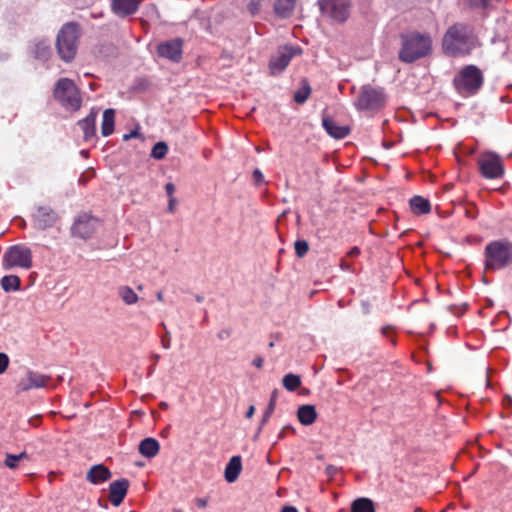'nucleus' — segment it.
I'll return each mask as SVG.
<instances>
[{
  "label": "nucleus",
  "instance_id": "nucleus-1",
  "mask_svg": "<svg viewBox=\"0 0 512 512\" xmlns=\"http://www.w3.org/2000/svg\"><path fill=\"white\" fill-rule=\"evenodd\" d=\"M477 45L473 29L462 23H456L448 28L442 39L445 54L451 57H464L472 53Z\"/></svg>",
  "mask_w": 512,
  "mask_h": 512
},
{
  "label": "nucleus",
  "instance_id": "nucleus-2",
  "mask_svg": "<svg viewBox=\"0 0 512 512\" xmlns=\"http://www.w3.org/2000/svg\"><path fill=\"white\" fill-rule=\"evenodd\" d=\"M401 48L398 53L399 60L404 63H413L424 58L432 52V38L428 33L417 31L401 34Z\"/></svg>",
  "mask_w": 512,
  "mask_h": 512
},
{
  "label": "nucleus",
  "instance_id": "nucleus-3",
  "mask_svg": "<svg viewBox=\"0 0 512 512\" xmlns=\"http://www.w3.org/2000/svg\"><path fill=\"white\" fill-rule=\"evenodd\" d=\"M512 264V242L506 239L489 242L484 249V267L489 271L506 268Z\"/></svg>",
  "mask_w": 512,
  "mask_h": 512
},
{
  "label": "nucleus",
  "instance_id": "nucleus-4",
  "mask_svg": "<svg viewBox=\"0 0 512 512\" xmlns=\"http://www.w3.org/2000/svg\"><path fill=\"white\" fill-rule=\"evenodd\" d=\"M79 28L76 23L65 24L57 35L56 47L62 60L69 62L74 59L77 51Z\"/></svg>",
  "mask_w": 512,
  "mask_h": 512
},
{
  "label": "nucleus",
  "instance_id": "nucleus-5",
  "mask_svg": "<svg viewBox=\"0 0 512 512\" xmlns=\"http://www.w3.org/2000/svg\"><path fill=\"white\" fill-rule=\"evenodd\" d=\"M54 97L66 110L77 111L82 105L80 91L69 78H61L57 81Z\"/></svg>",
  "mask_w": 512,
  "mask_h": 512
},
{
  "label": "nucleus",
  "instance_id": "nucleus-6",
  "mask_svg": "<svg viewBox=\"0 0 512 512\" xmlns=\"http://www.w3.org/2000/svg\"><path fill=\"white\" fill-rule=\"evenodd\" d=\"M484 76L482 71L475 65L463 67L454 78L455 88L459 93L474 95L482 87Z\"/></svg>",
  "mask_w": 512,
  "mask_h": 512
},
{
  "label": "nucleus",
  "instance_id": "nucleus-7",
  "mask_svg": "<svg viewBox=\"0 0 512 512\" xmlns=\"http://www.w3.org/2000/svg\"><path fill=\"white\" fill-rule=\"evenodd\" d=\"M386 95L383 88L363 85L359 95L354 101V106L359 111H376L384 107Z\"/></svg>",
  "mask_w": 512,
  "mask_h": 512
},
{
  "label": "nucleus",
  "instance_id": "nucleus-8",
  "mask_svg": "<svg viewBox=\"0 0 512 512\" xmlns=\"http://www.w3.org/2000/svg\"><path fill=\"white\" fill-rule=\"evenodd\" d=\"M32 266V251L30 248L23 245H14L8 248L3 255L4 269H11L13 267H21L29 269Z\"/></svg>",
  "mask_w": 512,
  "mask_h": 512
},
{
  "label": "nucleus",
  "instance_id": "nucleus-9",
  "mask_svg": "<svg viewBox=\"0 0 512 512\" xmlns=\"http://www.w3.org/2000/svg\"><path fill=\"white\" fill-rule=\"evenodd\" d=\"M481 175L486 179H498L504 174L501 158L494 152H484L477 160Z\"/></svg>",
  "mask_w": 512,
  "mask_h": 512
},
{
  "label": "nucleus",
  "instance_id": "nucleus-10",
  "mask_svg": "<svg viewBox=\"0 0 512 512\" xmlns=\"http://www.w3.org/2000/svg\"><path fill=\"white\" fill-rule=\"evenodd\" d=\"M321 13L333 21L345 22L350 15V0H319Z\"/></svg>",
  "mask_w": 512,
  "mask_h": 512
},
{
  "label": "nucleus",
  "instance_id": "nucleus-11",
  "mask_svg": "<svg viewBox=\"0 0 512 512\" xmlns=\"http://www.w3.org/2000/svg\"><path fill=\"white\" fill-rule=\"evenodd\" d=\"M301 52V49L292 46V45H286L283 47H280L269 62L270 70L273 74L279 73L283 71L290 63L291 59Z\"/></svg>",
  "mask_w": 512,
  "mask_h": 512
},
{
  "label": "nucleus",
  "instance_id": "nucleus-12",
  "mask_svg": "<svg viewBox=\"0 0 512 512\" xmlns=\"http://www.w3.org/2000/svg\"><path fill=\"white\" fill-rule=\"evenodd\" d=\"M50 377L32 370H27L26 374L16 385V393H22L31 389L44 388L48 385Z\"/></svg>",
  "mask_w": 512,
  "mask_h": 512
},
{
  "label": "nucleus",
  "instance_id": "nucleus-13",
  "mask_svg": "<svg viewBox=\"0 0 512 512\" xmlns=\"http://www.w3.org/2000/svg\"><path fill=\"white\" fill-rule=\"evenodd\" d=\"M99 222L96 218L88 215H80L73 224L72 232L80 238L87 239L95 232Z\"/></svg>",
  "mask_w": 512,
  "mask_h": 512
},
{
  "label": "nucleus",
  "instance_id": "nucleus-14",
  "mask_svg": "<svg viewBox=\"0 0 512 512\" xmlns=\"http://www.w3.org/2000/svg\"><path fill=\"white\" fill-rule=\"evenodd\" d=\"M183 42L179 38L160 43L157 46L159 56L173 62H179L182 58Z\"/></svg>",
  "mask_w": 512,
  "mask_h": 512
},
{
  "label": "nucleus",
  "instance_id": "nucleus-15",
  "mask_svg": "<svg viewBox=\"0 0 512 512\" xmlns=\"http://www.w3.org/2000/svg\"><path fill=\"white\" fill-rule=\"evenodd\" d=\"M33 218L35 227L40 230H45L54 225L57 220V215L51 208L40 206L35 211Z\"/></svg>",
  "mask_w": 512,
  "mask_h": 512
},
{
  "label": "nucleus",
  "instance_id": "nucleus-16",
  "mask_svg": "<svg viewBox=\"0 0 512 512\" xmlns=\"http://www.w3.org/2000/svg\"><path fill=\"white\" fill-rule=\"evenodd\" d=\"M129 481L125 478L112 482L109 486V500L115 507L119 506L128 491Z\"/></svg>",
  "mask_w": 512,
  "mask_h": 512
},
{
  "label": "nucleus",
  "instance_id": "nucleus-17",
  "mask_svg": "<svg viewBox=\"0 0 512 512\" xmlns=\"http://www.w3.org/2000/svg\"><path fill=\"white\" fill-rule=\"evenodd\" d=\"M139 5L140 0H113L112 10L116 15L126 17L134 14L138 10Z\"/></svg>",
  "mask_w": 512,
  "mask_h": 512
},
{
  "label": "nucleus",
  "instance_id": "nucleus-18",
  "mask_svg": "<svg viewBox=\"0 0 512 512\" xmlns=\"http://www.w3.org/2000/svg\"><path fill=\"white\" fill-rule=\"evenodd\" d=\"M111 477L110 470L103 464L92 466L86 474V479L94 485L102 484Z\"/></svg>",
  "mask_w": 512,
  "mask_h": 512
},
{
  "label": "nucleus",
  "instance_id": "nucleus-19",
  "mask_svg": "<svg viewBox=\"0 0 512 512\" xmlns=\"http://www.w3.org/2000/svg\"><path fill=\"white\" fill-rule=\"evenodd\" d=\"M322 125L326 132L336 139H343L345 138L349 132L350 129L348 126L345 125H339L335 120H333L330 117H324L322 120Z\"/></svg>",
  "mask_w": 512,
  "mask_h": 512
},
{
  "label": "nucleus",
  "instance_id": "nucleus-20",
  "mask_svg": "<svg viewBox=\"0 0 512 512\" xmlns=\"http://www.w3.org/2000/svg\"><path fill=\"white\" fill-rule=\"evenodd\" d=\"M96 117L97 113L91 111L84 119L78 122L81 130L83 131V138L85 141H91L96 136Z\"/></svg>",
  "mask_w": 512,
  "mask_h": 512
},
{
  "label": "nucleus",
  "instance_id": "nucleus-21",
  "mask_svg": "<svg viewBox=\"0 0 512 512\" xmlns=\"http://www.w3.org/2000/svg\"><path fill=\"white\" fill-rule=\"evenodd\" d=\"M242 470V463L240 456H233L226 465L224 476L228 483H233L237 480Z\"/></svg>",
  "mask_w": 512,
  "mask_h": 512
},
{
  "label": "nucleus",
  "instance_id": "nucleus-22",
  "mask_svg": "<svg viewBox=\"0 0 512 512\" xmlns=\"http://www.w3.org/2000/svg\"><path fill=\"white\" fill-rule=\"evenodd\" d=\"M159 442L151 437L145 438L139 444V453L146 458H153L159 453Z\"/></svg>",
  "mask_w": 512,
  "mask_h": 512
},
{
  "label": "nucleus",
  "instance_id": "nucleus-23",
  "mask_svg": "<svg viewBox=\"0 0 512 512\" xmlns=\"http://www.w3.org/2000/svg\"><path fill=\"white\" fill-rule=\"evenodd\" d=\"M297 417L302 425L309 426L317 418V412L313 405H302L298 408Z\"/></svg>",
  "mask_w": 512,
  "mask_h": 512
},
{
  "label": "nucleus",
  "instance_id": "nucleus-24",
  "mask_svg": "<svg viewBox=\"0 0 512 512\" xmlns=\"http://www.w3.org/2000/svg\"><path fill=\"white\" fill-rule=\"evenodd\" d=\"M296 0H276L274 12L281 18H288L292 15Z\"/></svg>",
  "mask_w": 512,
  "mask_h": 512
},
{
  "label": "nucleus",
  "instance_id": "nucleus-25",
  "mask_svg": "<svg viewBox=\"0 0 512 512\" xmlns=\"http://www.w3.org/2000/svg\"><path fill=\"white\" fill-rule=\"evenodd\" d=\"M115 125V111L114 109H106L103 112V119L101 125V133L104 137L111 135L114 132Z\"/></svg>",
  "mask_w": 512,
  "mask_h": 512
},
{
  "label": "nucleus",
  "instance_id": "nucleus-26",
  "mask_svg": "<svg viewBox=\"0 0 512 512\" xmlns=\"http://www.w3.org/2000/svg\"><path fill=\"white\" fill-rule=\"evenodd\" d=\"M117 295L126 305H134L139 301L137 293L127 285H122L117 288Z\"/></svg>",
  "mask_w": 512,
  "mask_h": 512
},
{
  "label": "nucleus",
  "instance_id": "nucleus-27",
  "mask_svg": "<svg viewBox=\"0 0 512 512\" xmlns=\"http://www.w3.org/2000/svg\"><path fill=\"white\" fill-rule=\"evenodd\" d=\"M410 208L414 214L421 215L429 213L431 205L429 200L421 196H414L410 199Z\"/></svg>",
  "mask_w": 512,
  "mask_h": 512
},
{
  "label": "nucleus",
  "instance_id": "nucleus-28",
  "mask_svg": "<svg viewBox=\"0 0 512 512\" xmlns=\"http://www.w3.org/2000/svg\"><path fill=\"white\" fill-rule=\"evenodd\" d=\"M276 398H277V391H273L272 393V396L270 398V401L268 403V406L262 416V419H261V422H260V425L258 427V430H257V433L255 434V437L254 439H257L261 430H262V427L268 422V420L270 419L271 415L273 414L274 410H275V406H276Z\"/></svg>",
  "mask_w": 512,
  "mask_h": 512
},
{
  "label": "nucleus",
  "instance_id": "nucleus-29",
  "mask_svg": "<svg viewBox=\"0 0 512 512\" xmlns=\"http://www.w3.org/2000/svg\"><path fill=\"white\" fill-rule=\"evenodd\" d=\"M351 512H375L374 503L369 498H358L352 502Z\"/></svg>",
  "mask_w": 512,
  "mask_h": 512
},
{
  "label": "nucleus",
  "instance_id": "nucleus-30",
  "mask_svg": "<svg viewBox=\"0 0 512 512\" xmlns=\"http://www.w3.org/2000/svg\"><path fill=\"white\" fill-rule=\"evenodd\" d=\"M20 284V278L16 275H6L1 279V287L5 292L19 290Z\"/></svg>",
  "mask_w": 512,
  "mask_h": 512
},
{
  "label": "nucleus",
  "instance_id": "nucleus-31",
  "mask_svg": "<svg viewBox=\"0 0 512 512\" xmlns=\"http://www.w3.org/2000/svg\"><path fill=\"white\" fill-rule=\"evenodd\" d=\"M28 458V455L26 452H21L20 454H7L6 455V458H5V461H4V464L6 467L10 468V469H15L18 467V463L23 460V459H27Z\"/></svg>",
  "mask_w": 512,
  "mask_h": 512
},
{
  "label": "nucleus",
  "instance_id": "nucleus-32",
  "mask_svg": "<svg viewBox=\"0 0 512 512\" xmlns=\"http://www.w3.org/2000/svg\"><path fill=\"white\" fill-rule=\"evenodd\" d=\"M310 93L311 88L309 84L306 81H304L302 87L298 89L294 94L295 102L298 104H303L310 96Z\"/></svg>",
  "mask_w": 512,
  "mask_h": 512
},
{
  "label": "nucleus",
  "instance_id": "nucleus-33",
  "mask_svg": "<svg viewBox=\"0 0 512 512\" xmlns=\"http://www.w3.org/2000/svg\"><path fill=\"white\" fill-rule=\"evenodd\" d=\"M301 385L300 377L294 374H287L283 378V386L288 391H295Z\"/></svg>",
  "mask_w": 512,
  "mask_h": 512
},
{
  "label": "nucleus",
  "instance_id": "nucleus-34",
  "mask_svg": "<svg viewBox=\"0 0 512 512\" xmlns=\"http://www.w3.org/2000/svg\"><path fill=\"white\" fill-rule=\"evenodd\" d=\"M168 152V145L165 142L156 143L151 151V156L154 159L161 160L163 159Z\"/></svg>",
  "mask_w": 512,
  "mask_h": 512
},
{
  "label": "nucleus",
  "instance_id": "nucleus-35",
  "mask_svg": "<svg viewBox=\"0 0 512 512\" xmlns=\"http://www.w3.org/2000/svg\"><path fill=\"white\" fill-rule=\"evenodd\" d=\"M50 53V47L47 42L43 41L36 45L35 55L39 59H46Z\"/></svg>",
  "mask_w": 512,
  "mask_h": 512
},
{
  "label": "nucleus",
  "instance_id": "nucleus-36",
  "mask_svg": "<svg viewBox=\"0 0 512 512\" xmlns=\"http://www.w3.org/2000/svg\"><path fill=\"white\" fill-rule=\"evenodd\" d=\"M294 247H295V253L299 258L304 257L309 250V245L305 240H297L295 242Z\"/></svg>",
  "mask_w": 512,
  "mask_h": 512
},
{
  "label": "nucleus",
  "instance_id": "nucleus-37",
  "mask_svg": "<svg viewBox=\"0 0 512 512\" xmlns=\"http://www.w3.org/2000/svg\"><path fill=\"white\" fill-rule=\"evenodd\" d=\"M263 0H250L247 4V10L251 15H256L260 12Z\"/></svg>",
  "mask_w": 512,
  "mask_h": 512
},
{
  "label": "nucleus",
  "instance_id": "nucleus-38",
  "mask_svg": "<svg viewBox=\"0 0 512 512\" xmlns=\"http://www.w3.org/2000/svg\"><path fill=\"white\" fill-rule=\"evenodd\" d=\"M9 357L6 353L0 352V375L3 374L9 366Z\"/></svg>",
  "mask_w": 512,
  "mask_h": 512
},
{
  "label": "nucleus",
  "instance_id": "nucleus-39",
  "mask_svg": "<svg viewBox=\"0 0 512 512\" xmlns=\"http://www.w3.org/2000/svg\"><path fill=\"white\" fill-rule=\"evenodd\" d=\"M253 179L257 185H259L260 183H262L264 181V176L259 169H255L253 171Z\"/></svg>",
  "mask_w": 512,
  "mask_h": 512
},
{
  "label": "nucleus",
  "instance_id": "nucleus-40",
  "mask_svg": "<svg viewBox=\"0 0 512 512\" xmlns=\"http://www.w3.org/2000/svg\"><path fill=\"white\" fill-rule=\"evenodd\" d=\"M175 190H176V188L173 183H167L165 185V191L169 198H175L174 197Z\"/></svg>",
  "mask_w": 512,
  "mask_h": 512
},
{
  "label": "nucleus",
  "instance_id": "nucleus-41",
  "mask_svg": "<svg viewBox=\"0 0 512 512\" xmlns=\"http://www.w3.org/2000/svg\"><path fill=\"white\" fill-rule=\"evenodd\" d=\"M325 471H326V474H327L330 478H332V477H334V476L337 474V472H338V468H337L336 466H334V465H328V466L326 467Z\"/></svg>",
  "mask_w": 512,
  "mask_h": 512
},
{
  "label": "nucleus",
  "instance_id": "nucleus-42",
  "mask_svg": "<svg viewBox=\"0 0 512 512\" xmlns=\"http://www.w3.org/2000/svg\"><path fill=\"white\" fill-rule=\"evenodd\" d=\"M161 342H162L163 348H165V349L170 348L171 338H170L169 331H166V335L162 338Z\"/></svg>",
  "mask_w": 512,
  "mask_h": 512
},
{
  "label": "nucleus",
  "instance_id": "nucleus-43",
  "mask_svg": "<svg viewBox=\"0 0 512 512\" xmlns=\"http://www.w3.org/2000/svg\"><path fill=\"white\" fill-rule=\"evenodd\" d=\"M471 5L478 7H486L489 3V0H469Z\"/></svg>",
  "mask_w": 512,
  "mask_h": 512
},
{
  "label": "nucleus",
  "instance_id": "nucleus-44",
  "mask_svg": "<svg viewBox=\"0 0 512 512\" xmlns=\"http://www.w3.org/2000/svg\"><path fill=\"white\" fill-rule=\"evenodd\" d=\"M195 504L199 508H205L208 505V499L207 498H196L194 500Z\"/></svg>",
  "mask_w": 512,
  "mask_h": 512
},
{
  "label": "nucleus",
  "instance_id": "nucleus-45",
  "mask_svg": "<svg viewBox=\"0 0 512 512\" xmlns=\"http://www.w3.org/2000/svg\"><path fill=\"white\" fill-rule=\"evenodd\" d=\"M360 255V249L357 246L352 247L348 252L347 256L354 258Z\"/></svg>",
  "mask_w": 512,
  "mask_h": 512
},
{
  "label": "nucleus",
  "instance_id": "nucleus-46",
  "mask_svg": "<svg viewBox=\"0 0 512 512\" xmlns=\"http://www.w3.org/2000/svg\"><path fill=\"white\" fill-rule=\"evenodd\" d=\"M264 359L261 356H257L253 359L252 364L257 368H262Z\"/></svg>",
  "mask_w": 512,
  "mask_h": 512
},
{
  "label": "nucleus",
  "instance_id": "nucleus-47",
  "mask_svg": "<svg viewBox=\"0 0 512 512\" xmlns=\"http://www.w3.org/2000/svg\"><path fill=\"white\" fill-rule=\"evenodd\" d=\"M340 267L342 270H345V271H350L352 269L351 263L347 262L345 259L341 260Z\"/></svg>",
  "mask_w": 512,
  "mask_h": 512
},
{
  "label": "nucleus",
  "instance_id": "nucleus-48",
  "mask_svg": "<svg viewBox=\"0 0 512 512\" xmlns=\"http://www.w3.org/2000/svg\"><path fill=\"white\" fill-rule=\"evenodd\" d=\"M230 334H231L230 330L226 329V330L220 331L217 336L220 340H224V339L228 338L230 336Z\"/></svg>",
  "mask_w": 512,
  "mask_h": 512
},
{
  "label": "nucleus",
  "instance_id": "nucleus-49",
  "mask_svg": "<svg viewBox=\"0 0 512 512\" xmlns=\"http://www.w3.org/2000/svg\"><path fill=\"white\" fill-rule=\"evenodd\" d=\"M175 203H176V199L175 198H169V203H168L167 210L170 213L174 212V210H175Z\"/></svg>",
  "mask_w": 512,
  "mask_h": 512
},
{
  "label": "nucleus",
  "instance_id": "nucleus-50",
  "mask_svg": "<svg viewBox=\"0 0 512 512\" xmlns=\"http://www.w3.org/2000/svg\"><path fill=\"white\" fill-rule=\"evenodd\" d=\"M391 329L390 326H385L382 328L381 332L384 336L389 337Z\"/></svg>",
  "mask_w": 512,
  "mask_h": 512
},
{
  "label": "nucleus",
  "instance_id": "nucleus-51",
  "mask_svg": "<svg viewBox=\"0 0 512 512\" xmlns=\"http://www.w3.org/2000/svg\"><path fill=\"white\" fill-rule=\"evenodd\" d=\"M281 512H298V510L293 506H285Z\"/></svg>",
  "mask_w": 512,
  "mask_h": 512
},
{
  "label": "nucleus",
  "instance_id": "nucleus-52",
  "mask_svg": "<svg viewBox=\"0 0 512 512\" xmlns=\"http://www.w3.org/2000/svg\"><path fill=\"white\" fill-rule=\"evenodd\" d=\"M255 408L254 406H250L246 412V417L251 418L254 415Z\"/></svg>",
  "mask_w": 512,
  "mask_h": 512
},
{
  "label": "nucleus",
  "instance_id": "nucleus-53",
  "mask_svg": "<svg viewBox=\"0 0 512 512\" xmlns=\"http://www.w3.org/2000/svg\"><path fill=\"white\" fill-rule=\"evenodd\" d=\"M156 298H157V300H158V301H161V302H162V301L164 300V295H163V293H162L161 291L157 292V293H156Z\"/></svg>",
  "mask_w": 512,
  "mask_h": 512
},
{
  "label": "nucleus",
  "instance_id": "nucleus-54",
  "mask_svg": "<svg viewBox=\"0 0 512 512\" xmlns=\"http://www.w3.org/2000/svg\"><path fill=\"white\" fill-rule=\"evenodd\" d=\"M136 135H137V132H136V131H134V132H131V133H130V134H128V135H124V139H125V140H127V139H130V138H132V137H134V136H136Z\"/></svg>",
  "mask_w": 512,
  "mask_h": 512
},
{
  "label": "nucleus",
  "instance_id": "nucleus-55",
  "mask_svg": "<svg viewBox=\"0 0 512 512\" xmlns=\"http://www.w3.org/2000/svg\"><path fill=\"white\" fill-rule=\"evenodd\" d=\"M160 407H161L162 409H167V408H168V404H167L166 402H161V403H160Z\"/></svg>",
  "mask_w": 512,
  "mask_h": 512
},
{
  "label": "nucleus",
  "instance_id": "nucleus-56",
  "mask_svg": "<svg viewBox=\"0 0 512 512\" xmlns=\"http://www.w3.org/2000/svg\"><path fill=\"white\" fill-rule=\"evenodd\" d=\"M285 434H284V431L282 430L279 435H278V439H282L284 438Z\"/></svg>",
  "mask_w": 512,
  "mask_h": 512
},
{
  "label": "nucleus",
  "instance_id": "nucleus-57",
  "mask_svg": "<svg viewBox=\"0 0 512 512\" xmlns=\"http://www.w3.org/2000/svg\"><path fill=\"white\" fill-rule=\"evenodd\" d=\"M196 301H197V302H201V301H202V297H201V296H197V297H196Z\"/></svg>",
  "mask_w": 512,
  "mask_h": 512
},
{
  "label": "nucleus",
  "instance_id": "nucleus-58",
  "mask_svg": "<svg viewBox=\"0 0 512 512\" xmlns=\"http://www.w3.org/2000/svg\"><path fill=\"white\" fill-rule=\"evenodd\" d=\"M414 512H422L421 508H416Z\"/></svg>",
  "mask_w": 512,
  "mask_h": 512
},
{
  "label": "nucleus",
  "instance_id": "nucleus-59",
  "mask_svg": "<svg viewBox=\"0 0 512 512\" xmlns=\"http://www.w3.org/2000/svg\"><path fill=\"white\" fill-rule=\"evenodd\" d=\"M173 512H183V511L180 509H174Z\"/></svg>",
  "mask_w": 512,
  "mask_h": 512
},
{
  "label": "nucleus",
  "instance_id": "nucleus-60",
  "mask_svg": "<svg viewBox=\"0 0 512 512\" xmlns=\"http://www.w3.org/2000/svg\"><path fill=\"white\" fill-rule=\"evenodd\" d=\"M138 289L141 291L143 289V286L142 285H139L138 286Z\"/></svg>",
  "mask_w": 512,
  "mask_h": 512
},
{
  "label": "nucleus",
  "instance_id": "nucleus-61",
  "mask_svg": "<svg viewBox=\"0 0 512 512\" xmlns=\"http://www.w3.org/2000/svg\"><path fill=\"white\" fill-rule=\"evenodd\" d=\"M391 342L393 345H395V343H396L395 339H391Z\"/></svg>",
  "mask_w": 512,
  "mask_h": 512
},
{
  "label": "nucleus",
  "instance_id": "nucleus-62",
  "mask_svg": "<svg viewBox=\"0 0 512 512\" xmlns=\"http://www.w3.org/2000/svg\"><path fill=\"white\" fill-rule=\"evenodd\" d=\"M441 512H444V511H441Z\"/></svg>",
  "mask_w": 512,
  "mask_h": 512
}]
</instances>
